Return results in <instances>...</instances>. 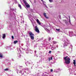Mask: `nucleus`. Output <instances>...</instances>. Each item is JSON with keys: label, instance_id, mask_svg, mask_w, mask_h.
I'll use <instances>...</instances> for the list:
<instances>
[{"label": "nucleus", "instance_id": "423d86ee", "mask_svg": "<svg viewBox=\"0 0 76 76\" xmlns=\"http://www.w3.org/2000/svg\"><path fill=\"white\" fill-rule=\"evenodd\" d=\"M5 37H6V34H4L2 35V38L3 39H4V38H5Z\"/></svg>", "mask_w": 76, "mask_h": 76}, {"label": "nucleus", "instance_id": "39448f33", "mask_svg": "<svg viewBox=\"0 0 76 76\" xmlns=\"http://www.w3.org/2000/svg\"><path fill=\"white\" fill-rule=\"evenodd\" d=\"M43 15L46 19H48V17H47V15H46V13H43Z\"/></svg>", "mask_w": 76, "mask_h": 76}, {"label": "nucleus", "instance_id": "a878e982", "mask_svg": "<svg viewBox=\"0 0 76 76\" xmlns=\"http://www.w3.org/2000/svg\"><path fill=\"white\" fill-rule=\"evenodd\" d=\"M51 51H50L49 52V53H50V54H51Z\"/></svg>", "mask_w": 76, "mask_h": 76}, {"label": "nucleus", "instance_id": "f257e3e1", "mask_svg": "<svg viewBox=\"0 0 76 76\" xmlns=\"http://www.w3.org/2000/svg\"><path fill=\"white\" fill-rule=\"evenodd\" d=\"M68 56H66L64 58V59L65 60V62L66 64H70V58Z\"/></svg>", "mask_w": 76, "mask_h": 76}, {"label": "nucleus", "instance_id": "a211bd4d", "mask_svg": "<svg viewBox=\"0 0 76 76\" xmlns=\"http://www.w3.org/2000/svg\"><path fill=\"white\" fill-rule=\"evenodd\" d=\"M36 21L38 23V22H39V20L38 19H37L36 20Z\"/></svg>", "mask_w": 76, "mask_h": 76}, {"label": "nucleus", "instance_id": "c85d7f7f", "mask_svg": "<svg viewBox=\"0 0 76 76\" xmlns=\"http://www.w3.org/2000/svg\"><path fill=\"white\" fill-rule=\"evenodd\" d=\"M23 2H24V1H26L25 0H23Z\"/></svg>", "mask_w": 76, "mask_h": 76}, {"label": "nucleus", "instance_id": "aec40b11", "mask_svg": "<svg viewBox=\"0 0 76 76\" xmlns=\"http://www.w3.org/2000/svg\"><path fill=\"white\" fill-rule=\"evenodd\" d=\"M51 40V37H49L48 38V41H50Z\"/></svg>", "mask_w": 76, "mask_h": 76}, {"label": "nucleus", "instance_id": "473e14b6", "mask_svg": "<svg viewBox=\"0 0 76 76\" xmlns=\"http://www.w3.org/2000/svg\"><path fill=\"white\" fill-rule=\"evenodd\" d=\"M50 58H49V60H50Z\"/></svg>", "mask_w": 76, "mask_h": 76}, {"label": "nucleus", "instance_id": "2eb2a0df", "mask_svg": "<svg viewBox=\"0 0 76 76\" xmlns=\"http://www.w3.org/2000/svg\"><path fill=\"white\" fill-rule=\"evenodd\" d=\"M19 72L20 73V74H21V75H22V71L20 70V71Z\"/></svg>", "mask_w": 76, "mask_h": 76}, {"label": "nucleus", "instance_id": "393cba45", "mask_svg": "<svg viewBox=\"0 0 76 76\" xmlns=\"http://www.w3.org/2000/svg\"><path fill=\"white\" fill-rule=\"evenodd\" d=\"M50 60H53V57H51V58H50Z\"/></svg>", "mask_w": 76, "mask_h": 76}, {"label": "nucleus", "instance_id": "412c9836", "mask_svg": "<svg viewBox=\"0 0 76 76\" xmlns=\"http://www.w3.org/2000/svg\"><path fill=\"white\" fill-rule=\"evenodd\" d=\"M53 44H57V42H56L53 41Z\"/></svg>", "mask_w": 76, "mask_h": 76}, {"label": "nucleus", "instance_id": "b1692460", "mask_svg": "<svg viewBox=\"0 0 76 76\" xmlns=\"http://www.w3.org/2000/svg\"><path fill=\"white\" fill-rule=\"evenodd\" d=\"M50 72H53V69H50Z\"/></svg>", "mask_w": 76, "mask_h": 76}, {"label": "nucleus", "instance_id": "2f4dec72", "mask_svg": "<svg viewBox=\"0 0 76 76\" xmlns=\"http://www.w3.org/2000/svg\"><path fill=\"white\" fill-rule=\"evenodd\" d=\"M69 22H70V20H69Z\"/></svg>", "mask_w": 76, "mask_h": 76}, {"label": "nucleus", "instance_id": "dca6fc26", "mask_svg": "<svg viewBox=\"0 0 76 76\" xmlns=\"http://www.w3.org/2000/svg\"><path fill=\"white\" fill-rule=\"evenodd\" d=\"M56 30L57 31H58V32H60V29H57V28H56Z\"/></svg>", "mask_w": 76, "mask_h": 76}, {"label": "nucleus", "instance_id": "20e7f679", "mask_svg": "<svg viewBox=\"0 0 76 76\" xmlns=\"http://www.w3.org/2000/svg\"><path fill=\"white\" fill-rule=\"evenodd\" d=\"M45 31H47V32L48 33H50V30L48 29V28H45Z\"/></svg>", "mask_w": 76, "mask_h": 76}, {"label": "nucleus", "instance_id": "cd10ccee", "mask_svg": "<svg viewBox=\"0 0 76 76\" xmlns=\"http://www.w3.org/2000/svg\"><path fill=\"white\" fill-rule=\"evenodd\" d=\"M20 67L22 68V67H23V66H20Z\"/></svg>", "mask_w": 76, "mask_h": 76}, {"label": "nucleus", "instance_id": "c756f323", "mask_svg": "<svg viewBox=\"0 0 76 76\" xmlns=\"http://www.w3.org/2000/svg\"><path fill=\"white\" fill-rule=\"evenodd\" d=\"M69 20H70V16L69 17Z\"/></svg>", "mask_w": 76, "mask_h": 76}, {"label": "nucleus", "instance_id": "9d476101", "mask_svg": "<svg viewBox=\"0 0 76 76\" xmlns=\"http://www.w3.org/2000/svg\"><path fill=\"white\" fill-rule=\"evenodd\" d=\"M24 3H25V5H26V6L27 5V4H28V3H27V2H26V1H24Z\"/></svg>", "mask_w": 76, "mask_h": 76}, {"label": "nucleus", "instance_id": "4be33fe9", "mask_svg": "<svg viewBox=\"0 0 76 76\" xmlns=\"http://www.w3.org/2000/svg\"><path fill=\"white\" fill-rule=\"evenodd\" d=\"M12 39H14V37L13 36H12Z\"/></svg>", "mask_w": 76, "mask_h": 76}, {"label": "nucleus", "instance_id": "0eeeda50", "mask_svg": "<svg viewBox=\"0 0 76 76\" xmlns=\"http://www.w3.org/2000/svg\"><path fill=\"white\" fill-rule=\"evenodd\" d=\"M18 6L19 7V8L20 9H22V6H21V5H20V4H19L18 5Z\"/></svg>", "mask_w": 76, "mask_h": 76}, {"label": "nucleus", "instance_id": "f03ea898", "mask_svg": "<svg viewBox=\"0 0 76 76\" xmlns=\"http://www.w3.org/2000/svg\"><path fill=\"white\" fill-rule=\"evenodd\" d=\"M29 34L30 35V38H31V39L32 40L34 39V37L33 36H34V34L32 33L31 32L29 33Z\"/></svg>", "mask_w": 76, "mask_h": 76}, {"label": "nucleus", "instance_id": "1a4fd4ad", "mask_svg": "<svg viewBox=\"0 0 76 76\" xmlns=\"http://www.w3.org/2000/svg\"><path fill=\"white\" fill-rule=\"evenodd\" d=\"M73 64L75 66H76V61L73 60Z\"/></svg>", "mask_w": 76, "mask_h": 76}, {"label": "nucleus", "instance_id": "bb28decb", "mask_svg": "<svg viewBox=\"0 0 76 76\" xmlns=\"http://www.w3.org/2000/svg\"><path fill=\"white\" fill-rule=\"evenodd\" d=\"M39 25H41V23L39 22H38Z\"/></svg>", "mask_w": 76, "mask_h": 76}, {"label": "nucleus", "instance_id": "ddd939ff", "mask_svg": "<svg viewBox=\"0 0 76 76\" xmlns=\"http://www.w3.org/2000/svg\"><path fill=\"white\" fill-rule=\"evenodd\" d=\"M0 57L1 58H3V55L2 54L0 53Z\"/></svg>", "mask_w": 76, "mask_h": 76}, {"label": "nucleus", "instance_id": "5701e85b", "mask_svg": "<svg viewBox=\"0 0 76 76\" xmlns=\"http://www.w3.org/2000/svg\"><path fill=\"white\" fill-rule=\"evenodd\" d=\"M17 59H19V56H18L17 57Z\"/></svg>", "mask_w": 76, "mask_h": 76}, {"label": "nucleus", "instance_id": "7ed1b4c3", "mask_svg": "<svg viewBox=\"0 0 76 76\" xmlns=\"http://www.w3.org/2000/svg\"><path fill=\"white\" fill-rule=\"evenodd\" d=\"M35 30L37 33H38V34H39V30L38 28V27H37V26H36L35 27Z\"/></svg>", "mask_w": 76, "mask_h": 76}, {"label": "nucleus", "instance_id": "6ab92c4d", "mask_svg": "<svg viewBox=\"0 0 76 76\" xmlns=\"http://www.w3.org/2000/svg\"><path fill=\"white\" fill-rule=\"evenodd\" d=\"M41 0V1H42L43 3H45V1H43V0Z\"/></svg>", "mask_w": 76, "mask_h": 76}, {"label": "nucleus", "instance_id": "4468645a", "mask_svg": "<svg viewBox=\"0 0 76 76\" xmlns=\"http://www.w3.org/2000/svg\"><path fill=\"white\" fill-rule=\"evenodd\" d=\"M4 71H8L9 70V69L8 68H6L4 69Z\"/></svg>", "mask_w": 76, "mask_h": 76}, {"label": "nucleus", "instance_id": "6e6552de", "mask_svg": "<svg viewBox=\"0 0 76 76\" xmlns=\"http://www.w3.org/2000/svg\"><path fill=\"white\" fill-rule=\"evenodd\" d=\"M26 7H27V8H29V7H30V5H29V4H28L26 5Z\"/></svg>", "mask_w": 76, "mask_h": 76}, {"label": "nucleus", "instance_id": "9b49d317", "mask_svg": "<svg viewBox=\"0 0 76 76\" xmlns=\"http://www.w3.org/2000/svg\"><path fill=\"white\" fill-rule=\"evenodd\" d=\"M18 41L17 40L16 41H15L14 42V44H16V43H18Z\"/></svg>", "mask_w": 76, "mask_h": 76}, {"label": "nucleus", "instance_id": "7c9ffc66", "mask_svg": "<svg viewBox=\"0 0 76 76\" xmlns=\"http://www.w3.org/2000/svg\"><path fill=\"white\" fill-rule=\"evenodd\" d=\"M20 57H21V55H20Z\"/></svg>", "mask_w": 76, "mask_h": 76}, {"label": "nucleus", "instance_id": "f3484780", "mask_svg": "<svg viewBox=\"0 0 76 76\" xmlns=\"http://www.w3.org/2000/svg\"><path fill=\"white\" fill-rule=\"evenodd\" d=\"M49 1L50 2V3H51L52 2H53V0H49Z\"/></svg>", "mask_w": 76, "mask_h": 76}, {"label": "nucleus", "instance_id": "f8f14e48", "mask_svg": "<svg viewBox=\"0 0 76 76\" xmlns=\"http://www.w3.org/2000/svg\"><path fill=\"white\" fill-rule=\"evenodd\" d=\"M64 46H67V43H66V42H65L64 44Z\"/></svg>", "mask_w": 76, "mask_h": 76}]
</instances>
